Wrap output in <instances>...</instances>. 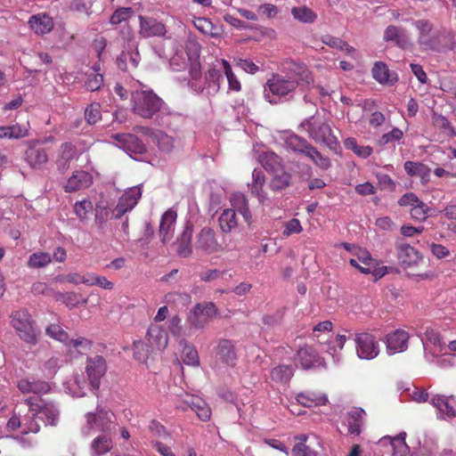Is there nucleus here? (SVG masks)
Here are the masks:
<instances>
[{"mask_svg":"<svg viewBox=\"0 0 456 456\" xmlns=\"http://www.w3.org/2000/svg\"><path fill=\"white\" fill-rule=\"evenodd\" d=\"M131 110L144 119L171 114L166 102L152 89L134 90L131 95Z\"/></svg>","mask_w":456,"mask_h":456,"instance_id":"obj_1","label":"nucleus"},{"mask_svg":"<svg viewBox=\"0 0 456 456\" xmlns=\"http://www.w3.org/2000/svg\"><path fill=\"white\" fill-rule=\"evenodd\" d=\"M10 318L12 327L22 341L31 346H36L38 343L40 330L27 309H19L12 312Z\"/></svg>","mask_w":456,"mask_h":456,"instance_id":"obj_2","label":"nucleus"},{"mask_svg":"<svg viewBox=\"0 0 456 456\" xmlns=\"http://www.w3.org/2000/svg\"><path fill=\"white\" fill-rule=\"evenodd\" d=\"M302 126L316 142H322L330 150H335L338 146V141L333 134L330 125L321 118L311 117L302 123Z\"/></svg>","mask_w":456,"mask_h":456,"instance_id":"obj_3","label":"nucleus"},{"mask_svg":"<svg viewBox=\"0 0 456 456\" xmlns=\"http://www.w3.org/2000/svg\"><path fill=\"white\" fill-rule=\"evenodd\" d=\"M24 403L29 411L37 412L38 419H41L45 426H57L60 419V411L55 403L47 401L41 396H28Z\"/></svg>","mask_w":456,"mask_h":456,"instance_id":"obj_4","label":"nucleus"},{"mask_svg":"<svg viewBox=\"0 0 456 456\" xmlns=\"http://www.w3.org/2000/svg\"><path fill=\"white\" fill-rule=\"evenodd\" d=\"M113 413L97 405L95 412H87L85 415V423L81 432L90 436L94 432H110L112 424Z\"/></svg>","mask_w":456,"mask_h":456,"instance_id":"obj_5","label":"nucleus"},{"mask_svg":"<svg viewBox=\"0 0 456 456\" xmlns=\"http://www.w3.org/2000/svg\"><path fill=\"white\" fill-rule=\"evenodd\" d=\"M217 314L218 309L213 302H201L190 310L187 322L195 329H204Z\"/></svg>","mask_w":456,"mask_h":456,"instance_id":"obj_6","label":"nucleus"},{"mask_svg":"<svg viewBox=\"0 0 456 456\" xmlns=\"http://www.w3.org/2000/svg\"><path fill=\"white\" fill-rule=\"evenodd\" d=\"M297 86L298 82L293 77L273 74L265 86V96L269 98L271 93L273 95L282 97L293 92Z\"/></svg>","mask_w":456,"mask_h":456,"instance_id":"obj_7","label":"nucleus"},{"mask_svg":"<svg viewBox=\"0 0 456 456\" xmlns=\"http://www.w3.org/2000/svg\"><path fill=\"white\" fill-rule=\"evenodd\" d=\"M80 153L76 145L72 142H62L55 155L54 165L58 172L61 175L65 174L71 167L74 160H77Z\"/></svg>","mask_w":456,"mask_h":456,"instance_id":"obj_8","label":"nucleus"},{"mask_svg":"<svg viewBox=\"0 0 456 456\" xmlns=\"http://www.w3.org/2000/svg\"><path fill=\"white\" fill-rule=\"evenodd\" d=\"M354 342L356 344L357 354L362 359H373L379 353V343L370 333H355Z\"/></svg>","mask_w":456,"mask_h":456,"instance_id":"obj_9","label":"nucleus"},{"mask_svg":"<svg viewBox=\"0 0 456 456\" xmlns=\"http://www.w3.org/2000/svg\"><path fill=\"white\" fill-rule=\"evenodd\" d=\"M176 408L183 411H186L190 408L202 421H208L212 414L208 404L202 398L193 395H186L185 398L176 404Z\"/></svg>","mask_w":456,"mask_h":456,"instance_id":"obj_10","label":"nucleus"},{"mask_svg":"<svg viewBox=\"0 0 456 456\" xmlns=\"http://www.w3.org/2000/svg\"><path fill=\"white\" fill-rule=\"evenodd\" d=\"M286 77H291L298 82V86H309L314 83V76L307 66L300 61L289 59L282 63Z\"/></svg>","mask_w":456,"mask_h":456,"instance_id":"obj_11","label":"nucleus"},{"mask_svg":"<svg viewBox=\"0 0 456 456\" xmlns=\"http://www.w3.org/2000/svg\"><path fill=\"white\" fill-rule=\"evenodd\" d=\"M107 370V363L102 355L88 357L86 361V372L93 389H99L101 379Z\"/></svg>","mask_w":456,"mask_h":456,"instance_id":"obj_12","label":"nucleus"},{"mask_svg":"<svg viewBox=\"0 0 456 456\" xmlns=\"http://www.w3.org/2000/svg\"><path fill=\"white\" fill-rule=\"evenodd\" d=\"M378 444L387 456H406L410 451L405 442V434H400L395 437L384 436Z\"/></svg>","mask_w":456,"mask_h":456,"instance_id":"obj_13","label":"nucleus"},{"mask_svg":"<svg viewBox=\"0 0 456 456\" xmlns=\"http://www.w3.org/2000/svg\"><path fill=\"white\" fill-rule=\"evenodd\" d=\"M25 161L35 170H42L50 159V149L39 144L29 145L25 151Z\"/></svg>","mask_w":456,"mask_h":456,"instance_id":"obj_14","label":"nucleus"},{"mask_svg":"<svg viewBox=\"0 0 456 456\" xmlns=\"http://www.w3.org/2000/svg\"><path fill=\"white\" fill-rule=\"evenodd\" d=\"M166 25L152 17L139 16V35L142 37H166Z\"/></svg>","mask_w":456,"mask_h":456,"instance_id":"obj_15","label":"nucleus"},{"mask_svg":"<svg viewBox=\"0 0 456 456\" xmlns=\"http://www.w3.org/2000/svg\"><path fill=\"white\" fill-rule=\"evenodd\" d=\"M195 248L208 255L219 252L222 246L218 243L215 231L208 227H204L197 235Z\"/></svg>","mask_w":456,"mask_h":456,"instance_id":"obj_16","label":"nucleus"},{"mask_svg":"<svg viewBox=\"0 0 456 456\" xmlns=\"http://www.w3.org/2000/svg\"><path fill=\"white\" fill-rule=\"evenodd\" d=\"M142 191L138 187L131 188L126 191L118 200L116 208L113 209V216L116 219L121 218L126 212L133 209L139 199L141 198Z\"/></svg>","mask_w":456,"mask_h":456,"instance_id":"obj_17","label":"nucleus"},{"mask_svg":"<svg viewBox=\"0 0 456 456\" xmlns=\"http://www.w3.org/2000/svg\"><path fill=\"white\" fill-rule=\"evenodd\" d=\"M93 184V175L85 170H75L67 179L63 189L66 192L71 193L86 188Z\"/></svg>","mask_w":456,"mask_h":456,"instance_id":"obj_18","label":"nucleus"},{"mask_svg":"<svg viewBox=\"0 0 456 456\" xmlns=\"http://www.w3.org/2000/svg\"><path fill=\"white\" fill-rule=\"evenodd\" d=\"M146 338L152 350H164L168 344V334L159 323H151Z\"/></svg>","mask_w":456,"mask_h":456,"instance_id":"obj_19","label":"nucleus"},{"mask_svg":"<svg viewBox=\"0 0 456 456\" xmlns=\"http://www.w3.org/2000/svg\"><path fill=\"white\" fill-rule=\"evenodd\" d=\"M28 28L37 36L49 34L54 28L53 17L45 12L31 15L28 20Z\"/></svg>","mask_w":456,"mask_h":456,"instance_id":"obj_20","label":"nucleus"},{"mask_svg":"<svg viewBox=\"0 0 456 456\" xmlns=\"http://www.w3.org/2000/svg\"><path fill=\"white\" fill-rule=\"evenodd\" d=\"M18 389L23 394H32L31 396H41L46 395L51 390L50 385L44 380H30L21 379L17 383Z\"/></svg>","mask_w":456,"mask_h":456,"instance_id":"obj_21","label":"nucleus"},{"mask_svg":"<svg viewBox=\"0 0 456 456\" xmlns=\"http://www.w3.org/2000/svg\"><path fill=\"white\" fill-rule=\"evenodd\" d=\"M398 259L403 268L417 265L421 260L419 252L404 242H397L396 246Z\"/></svg>","mask_w":456,"mask_h":456,"instance_id":"obj_22","label":"nucleus"},{"mask_svg":"<svg viewBox=\"0 0 456 456\" xmlns=\"http://www.w3.org/2000/svg\"><path fill=\"white\" fill-rule=\"evenodd\" d=\"M176 217L177 214L173 209L167 210L161 216L159 233L163 243H167L173 239Z\"/></svg>","mask_w":456,"mask_h":456,"instance_id":"obj_23","label":"nucleus"},{"mask_svg":"<svg viewBox=\"0 0 456 456\" xmlns=\"http://www.w3.org/2000/svg\"><path fill=\"white\" fill-rule=\"evenodd\" d=\"M409 334L405 330H396L386 337L387 349L390 354L404 351L408 346Z\"/></svg>","mask_w":456,"mask_h":456,"instance_id":"obj_24","label":"nucleus"},{"mask_svg":"<svg viewBox=\"0 0 456 456\" xmlns=\"http://www.w3.org/2000/svg\"><path fill=\"white\" fill-rule=\"evenodd\" d=\"M383 38L386 42H393L402 49H406L411 45L406 30L397 26L389 25L384 31Z\"/></svg>","mask_w":456,"mask_h":456,"instance_id":"obj_25","label":"nucleus"},{"mask_svg":"<svg viewBox=\"0 0 456 456\" xmlns=\"http://www.w3.org/2000/svg\"><path fill=\"white\" fill-rule=\"evenodd\" d=\"M216 356L224 363L234 366L237 361L234 343L229 339H220L216 346Z\"/></svg>","mask_w":456,"mask_h":456,"instance_id":"obj_26","label":"nucleus"},{"mask_svg":"<svg viewBox=\"0 0 456 456\" xmlns=\"http://www.w3.org/2000/svg\"><path fill=\"white\" fill-rule=\"evenodd\" d=\"M451 402H455L454 395H436L431 398L432 405L437 409L442 418L452 419L456 416V411Z\"/></svg>","mask_w":456,"mask_h":456,"instance_id":"obj_27","label":"nucleus"},{"mask_svg":"<svg viewBox=\"0 0 456 456\" xmlns=\"http://www.w3.org/2000/svg\"><path fill=\"white\" fill-rule=\"evenodd\" d=\"M404 170L410 176H419L423 184L430 180L431 169L421 162L406 161L404 163Z\"/></svg>","mask_w":456,"mask_h":456,"instance_id":"obj_28","label":"nucleus"},{"mask_svg":"<svg viewBox=\"0 0 456 456\" xmlns=\"http://www.w3.org/2000/svg\"><path fill=\"white\" fill-rule=\"evenodd\" d=\"M295 440L297 443L291 450L292 456H319L312 443H308V436L299 435L295 437Z\"/></svg>","mask_w":456,"mask_h":456,"instance_id":"obj_29","label":"nucleus"},{"mask_svg":"<svg viewBox=\"0 0 456 456\" xmlns=\"http://www.w3.org/2000/svg\"><path fill=\"white\" fill-rule=\"evenodd\" d=\"M140 61L141 56L137 50L123 51L117 58V65L120 70L127 71L136 69Z\"/></svg>","mask_w":456,"mask_h":456,"instance_id":"obj_30","label":"nucleus"},{"mask_svg":"<svg viewBox=\"0 0 456 456\" xmlns=\"http://www.w3.org/2000/svg\"><path fill=\"white\" fill-rule=\"evenodd\" d=\"M193 233V228L191 225L187 224L184 230L179 236L176 241V252L180 256L187 257L191 252V238Z\"/></svg>","mask_w":456,"mask_h":456,"instance_id":"obj_31","label":"nucleus"},{"mask_svg":"<svg viewBox=\"0 0 456 456\" xmlns=\"http://www.w3.org/2000/svg\"><path fill=\"white\" fill-rule=\"evenodd\" d=\"M297 402L305 407H314L326 404L328 398L325 395L313 391L298 393L296 396Z\"/></svg>","mask_w":456,"mask_h":456,"instance_id":"obj_32","label":"nucleus"},{"mask_svg":"<svg viewBox=\"0 0 456 456\" xmlns=\"http://www.w3.org/2000/svg\"><path fill=\"white\" fill-rule=\"evenodd\" d=\"M231 205L232 207V209H234L235 212H239L243 216L246 223L250 224L252 216L248 200L243 193H233L231 197Z\"/></svg>","mask_w":456,"mask_h":456,"instance_id":"obj_33","label":"nucleus"},{"mask_svg":"<svg viewBox=\"0 0 456 456\" xmlns=\"http://www.w3.org/2000/svg\"><path fill=\"white\" fill-rule=\"evenodd\" d=\"M112 448V439L110 432L102 433L91 443L94 456H101L109 452Z\"/></svg>","mask_w":456,"mask_h":456,"instance_id":"obj_34","label":"nucleus"},{"mask_svg":"<svg viewBox=\"0 0 456 456\" xmlns=\"http://www.w3.org/2000/svg\"><path fill=\"white\" fill-rule=\"evenodd\" d=\"M259 162L265 170L271 173H278L281 171V159L273 151H263L259 154Z\"/></svg>","mask_w":456,"mask_h":456,"instance_id":"obj_35","label":"nucleus"},{"mask_svg":"<svg viewBox=\"0 0 456 456\" xmlns=\"http://www.w3.org/2000/svg\"><path fill=\"white\" fill-rule=\"evenodd\" d=\"M365 411L361 408H354L348 413V432L359 436L362 433Z\"/></svg>","mask_w":456,"mask_h":456,"instance_id":"obj_36","label":"nucleus"},{"mask_svg":"<svg viewBox=\"0 0 456 456\" xmlns=\"http://www.w3.org/2000/svg\"><path fill=\"white\" fill-rule=\"evenodd\" d=\"M422 342L424 346L428 343L431 344L439 353L443 352L445 347V343L440 332L432 327H426Z\"/></svg>","mask_w":456,"mask_h":456,"instance_id":"obj_37","label":"nucleus"},{"mask_svg":"<svg viewBox=\"0 0 456 456\" xmlns=\"http://www.w3.org/2000/svg\"><path fill=\"white\" fill-rule=\"evenodd\" d=\"M297 361L304 369H309L318 361V353L313 346H304L297 351Z\"/></svg>","mask_w":456,"mask_h":456,"instance_id":"obj_38","label":"nucleus"},{"mask_svg":"<svg viewBox=\"0 0 456 456\" xmlns=\"http://www.w3.org/2000/svg\"><path fill=\"white\" fill-rule=\"evenodd\" d=\"M219 226L224 232H231L238 226V219L234 209H224L218 219Z\"/></svg>","mask_w":456,"mask_h":456,"instance_id":"obj_39","label":"nucleus"},{"mask_svg":"<svg viewBox=\"0 0 456 456\" xmlns=\"http://www.w3.org/2000/svg\"><path fill=\"white\" fill-rule=\"evenodd\" d=\"M21 434H37L40 431V425L38 423V417L36 411H29L21 419Z\"/></svg>","mask_w":456,"mask_h":456,"instance_id":"obj_40","label":"nucleus"},{"mask_svg":"<svg viewBox=\"0 0 456 456\" xmlns=\"http://www.w3.org/2000/svg\"><path fill=\"white\" fill-rule=\"evenodd\" d=\"M53 262L52 256L44 251L31 254L28 259L27 265L32 269L44 268Z\"/></svg>","mask_w":456,"mask_h":456,"instance_id":"obj_41","label":"nucleus"},{"mask_svg":"<svg viewBox=\"0 0 456 456\" xmlns=\"http://www.w3.org/2000/svg\"><path fill=\"white\" fill-rule=\"evenodd\" d=\"M305 152V156L311 159L318 167L327 170L330 167V159L323 156L315 147L311 143Z\"/></svg>","mask_w":456,"mask_h":456,"instance_id":"obj_42","label":"nucleus"},{"mask_svg":"<svg viewBox=\"0 0 456 456\" xmlns=\"http://www.w3.org/2000/svg\"><path fill=\"white\" fill-rule=\"evenodd\" d=\"M270 375L273 381L285 384L292 378L293 368L290 365H279L272 369Z\"/></svg>","mask_w":456,"mask_h":456,"instance_id":"obj_43","label":"nucleus"},{"mask_svg":"<svg viewBox=\"0 0 456 456\" xmlns=\"http://www.w3.org/2000/svg\"><path fill=\"white\" fill-rule=\"evenodd\" d=\"M193 24L197 29L205 35H209L212 37H217L220 36L219 28L215 26L212 21L205 17L195 18Z\"/></svg>","mask_w":456,"mask_h":456,"instance_id":"obj_44","label":"nucleus"},{"mask_svg":"<svg viewBox=\"0 0 456 456\" xmlns=\"http://www.w3.org/2000/svg\"><path fill=\"white\" fill-rule=\"evenodd\" d=\"M291 14L295 20L303 23H313L317 19V14L306 5L293 7Z\"/></svg>","mask_w":456,"mask_h":456,"instance_id":"obj_45","label":"nucleus"},{"mask_svg":"<svg viewBox=\"0 0 456 456\" xmlns=\"http://www.w3.org/2000/svg\"><path fill=\"white\" fill-rule=\"evenodd\" d=\"M27 135V129L15 124L8 126H0V139H20Z\"/></svg>","mask_w":456,"mask_h":456,"instance_id":"obj_46","label":"nucleus"},{"mask_svg":"<svg viewBox=\"0 0 456 456\" xmlns=\"http://www.w3.org/2000/svg\"><path fill=\"white\" fill-rule=\"evenodd\" d=\"M285 143L286 146L294 152H298L303 155L310 144V142H308L305 139L296 134H290L287 136Z\"/></svg>","mask_w":456,"mask_h":456,"instance_id":"obj_47","label":"nucleus"},{"mask_svg":"<svg viewBox=\"0 0 456 456\" xmlns=\"http://www.w3.org/2000/svg\"><path fill=\"white\" fill-rule=\"evenodd\" d=\"M220 62L223 66V71L226 77L229 89L232 91L240 92L241 90V84L236 75L233 73L230 63L224 59H221Z\"/></svg>","mask_w":456,"mask_h":456,"instance_id":"obj_48","label":"nucleus"},{"mask_svg":"<svg viewBox=\"0 0 456 456\" xmlns=\"http://www.w3.org/2000/svg\"><path fill=\"white\" fill-rule=\"evenodd\" d=\"M372 77L380 84L392 82L393 78L387 66L381 61H377L372 68Z\"/></svg>","mask_w":456,"mask_h":456,"instance_id":"obj_49","label":"nucleus"},{"mask_svg":"<svg viewBox=\"0 0 456 456\" xmlns=\"http://www.w3.org/2000/svg\"><path fill=\"white\" fill-rule=\"evenodd\" d=\"M273 174V178L270 183V187L273 191H281L290 184L291 175L290 174L283 171V168L281 171Z\"/></svg>","mask_w":456,"mask_h":456,"instance_id":"obj_50","label":"nucleus"},{"mask_svg":"<svg viewBox=\"0 0 456 456\" xmlns=\"http://www.w3.org/2000/svg\"><path fill=\"white\" fill-rule=\"evenodd\" d=\"M322 43H324L325 45H327L332 48L339 49L341 51H346V53L348 55L353 54L355 52L354 47L350 46L346 42L343 41L342 39H340L338 37H335L327 35L322 37Z\"/></svg>","mask_w":456,"mask_h":456,"instance_id":"obj_51","label":"nucleus"},{"mask_svg":"<svg viewBox=\"0 0 456 456\" xmlns=\"http://www.w3.org/2000/svg\"><path fill=\"white\" fill-rule=\"evenodd\" d=\"M45 334L54 340L67 344L69 340V336L60 325L52 323L45 329Z\"/></svg>","mask_w":456,"mask_h":456,"instance_id":"obj_52","label":"nucleus"},{"mask_svg":"<svg viewBox=\"0 0 456 456\" xmlns=\"http://www.w3.org/2000/svg\"><path fill=\"white\" fill-rule=\"evenodd\" d=\"M101 104L93 102L85 110V119L88 125H94L102 119Z\"/></svg>","mask_w":456,"mask_h":456,"instance_id":"obj_53","label":"nucleus"},{"mask_svg":"<svg viewBox=\"0 0 456 456\" xmlns=\"http://www.w3.org/2000/svg\"><path fill=\"white\" fill-rule=\"evenodd\" d=\"M346 149L352 150L357 156L367 158L371 155L373 150L370 146H360L356 140L353 137H348L345 141Z\"/></svg>","mask_w":456,"mask_h":456,"instance_id":"obj_54","label":"nucleus"},{"mask_svg":"<svg viewBox=\"0 0 456 456\" xmlns=\"http://www.w3.org/2000/svg\"><path fill=\"white\" fill-rule=\"evenodd\" d=\"M222 79V72L215 68L209 69L205 74V80L208 86L212 87L215 93L219 91Z\"/></svg>","mask_w":456,"mask_h":456,"instance_id":"obj_55","label":"nucleus"},{"mask_svg":"<svg viewBox=\"0 0 456 456\" xmlns=\"http://www.w3.org/2000/svg\"><path fill=\"white\" fill-rule=\"evenodd\" d=\"M126 138H128L127 142L124 145L126 151L135 154H141L146 151L145 145L136 135L131 134Z\"/></svg>","mask_w":456,"mask_h":456,"instance_id":"obj_56","label":"nucleus"},{"mask_svg":"<svg viewBox=\"0 0 456 456\" xmlns=\"http://www.w3.org/2000/svg\"><path fill=\"white\" fill-rule=\"evenodd\" d=\"M155 137L158 147L160 151L167 153L172 151L174 148V138L172 136H169L163 132H159L156 134Z\"/></svg>","mask_w":456,"mask_h":456,"instance_id":"obj_57","label":"nucleus"},{"mask_svg":"<svg viewBox=\"0 0 456 456\" xmlns=\"http://www.w3.org/2000/svg\"><path fill=\"white\" fill-rule=\"evenodd\" d=\"M183 361L187 365L198 366L200 358L194 346L186 345L183 350Z\"/></svg>","mask_w":456,"mask_h":456,"instance_id":"obj_58","label":"nucleus"},{"mask_svg":"<svg viewBox=\"0 0 456 456\" xmlns=\"http://www.w3.org/2000/svg\"><path fill=\"white\" fill-rule=\"evenodd\" d=\"M433 123L436 127L447 133L449 135H454L456 134L448 118L442 115L435 114L433 116Z\"/></svg>","mask_w":456,"mask_h":456,"instance_id":"obj_59","label":"nucleus"},{"mask_svg":"<svg viewBox=\"0 0 456 456\" xmlns=\"http://www.w3.org/2000/svg\"><path fill=\"white\" fill-rule=\"evenodd\" d=\"M132 9L129 7H122L117 9L110 19L112 25H118L123 21L127 20L132 15Z\"/></svg>","mask_w":456,"mask_h":456,"instance_id":"obj_60","label":"nucleus"},{"mask_svg":"<svg viewBox=\"0 0 456 456\" xmlns=\"http://www.w3.org/2000/svg\"><path fill=\"white\" fill-rule=\"evenodd\" d=\"M103 85V76L100 73H92L88 75L87 79L85 83V87L87 91L94 92Z\"/></svg>","mask_w":456,"mask_h":456,"instance_id":"obj_61","label":"nucleus"},{"mask_svg":"<svg viewBox=\"0 0 456 456\" xmlns=\"http://www.w3.org/2000/svg\"><path fill=\"white\" fill-rule=\"evenodd\" d=\"M68 343L79 354H84L85 352L89 351L93 346V341L84 337L69 339Z\"/></svg>","mask_w":456,"mask_h":456,"instance_id":"obj_62","label":"nucleus"},{"mask_svg":"<svg viewBox=\"0 0 456 456\" xmlns=\"http://www.w3.org/2000/svg\"><path fill=\"white\" fill-rule=\"evenodd\" d=\"M93 210V204L88 200L77 201L74 205V211L80 219H85L87 214Z\"/></svg>","mask_w":456,"mask_h":456,"instance_id":"obj_63","label":"nucleus"},{"mask_svg":"<svg viewBox=\"0 0 456 456\" xmlns=\"http://www.w3.org/2000/svg\"><path fill=\"white\" fill-rule=\"evenodd\" d=\"M428 207L421 200L411 209V216L413 219L424 221L428 217Z\"/></svg>","mask_w":456,"mask_h":456,"instance_id":"obj_64","label":"nucleus"}]
</instances>
